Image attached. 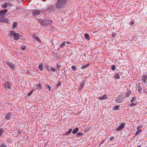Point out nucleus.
I'll use <instances>...</instances> for the list:
<instances>
[{"mask_svg":"<svg viewBox=\"0 0 147 147\" xmlns=\"http://www.w3.org/2000/svg\"><path fill=\"white\" fill-rule=\"evenodd\" d=\"M38 22H39L42 25L44 26H46L50 24L52 22V21L51 20L47 18H45L44 20L39 19L38 20Z\"/></svg>","mask_w":147,"mask_h":147,"instance_id":"nucleus-1","label":"nucleus"},{"mask_svg":"<svg viewBox=\"0 0 147 147\" xmlns=\"http://www.w3.org/2000/svg\"><path fill=\"white\" fill-rule=\"evenodd\" d=\"M9 35H13L14 36L13 38L14 40H18L20 37V35L18 33H16L15 32L13 31L10 32Z\"/></svg>","mask_w":147,"mask_h":147,"instance_id":"nucleus-2","label":"nucleus"},{"mask_svg":"<svg viewBox=\"0 0 147 147\" xmlns=\"http://www.w3.org/2000/svg\"><path fill=\"white\" fill-rule=\"evenodd\" d=\"M124 97L123 95H120L117 97L116 101L119 103H121L122 102L123 99L124 98L123 97Z\"/></svg>","mask_w":147,"mask_h":147,"instance_id":"nucleus-3","label":"nucleus"},{"mask_svg":"<svg viewBox=\"0 0 147 147\" xmlns=\"http://www.w3.org/2000/svg\"><path fill=\"white\" fill-rule=\"evenodd\" d=\"M41 10H35L33 11V13H32V15L34 16L35 17L36 16L39 15L40 13H41Z\"/></svg>","mask_w":147,"mask_h":147,"instance_id":"nucleus-4","label":"nucleus"},{"mask_svg":"<svg viewBox=\"0 0 147 147\" xmlns=\"http://www.w3.org/2000/svg\"><path fill=\"white\" fill-rule=\"evenodd\" d=\"M6 64L8 65L12 69H15V66L14 65L12 64L10 62H6Z\"/></svg>","mask_w":147,"mask_h":147,"instance_id":"nucleus-5","label":"nucleus"},{"mask_svg":"<svg viewBox=\"0 0 147 147\" xmlns=\"http://www.w3.org/2000/svg\"><path fill=\"white\" fill-rule=\"evenodd\" d=\"M125 123H122L117 128L116 130L117 131H119L122 129L125 126Z\"/></svg>","mask_w":147,"mask_h":147,"instance_id":"nucleus-6","label":"nucleus"},{"mask_svg":"<svg viewBox=\"0 0 147 147\" xmlns=\"http://www.w3.org/2000/svg\"><path fill=\"white\" fill-rule=\"evenodd\" d=\"M7 11V10L6 9H5L0 11V16H1L2 17H4V15L6 14Z\"/></svg>","mask_w":147,"mask_h":147,"instance_id":"nucleus-7","label":"nucleus"},{"mask_svg":"<svg viewBox=\"0 0 147 147\" xmlns=\"http://www.w3.org/2000/svg\"><path fill=\"white\" fill-rule=\"evenodd\" d=\"M5 88H7L9 89H10L11 87V84L8 82H5Z\"/></svg>","mask_w":147,"mask_h":147,"instance_id":"nucleus-8","label":"nucleus"},{"mask_svg":"<svg viewBox=\"0 0 147 147\" xmlns=\"http://www.w3.org/2000/svg\"><path fill=\"white\" fill-rule=\"evenodd\" d=\"M11 113L9 112L5 115V118L6 119H9V118L11 117Z\"/></svg>","mask_w":147,"mask_h":147,"instance_id":"nucleus-9","label":"nucleus"},{"mask_svg":"<svg viewBox=\"0 0 147 147\" xmlns=\"http://www.w3.org/2000/svg\"><path fill=\"white\" fill-rule=\"evenodd\" d=\"M98 98L99 99L101 100H103L107 99V96L106 95L104 94L102 97H99Z\"/></svg>","mask_w":147,"mask_h":147,"instance_id":"nucleus-10","label":"nucleus"},{"mask_svg":"<svg viewBox=\"0 0 147 147\" xmlns=\"http://www.w3.org/2000/svg\"><path fill=\"white\" fill-rule=\"evenodd\" d=\"M140 83H139V84L138 85V91L139 92H140V94H141V91L142 90V88L141 86H140Z\"/></svg>","mask_w":147,"mask_h":147,"instance_id":"nucleus-11","label":"nucleus"},{"mask_svg":"<svg viewBox=\"0 0 147 147\" xmlns=\"http://www.w3.org/2000/svg\"><path fill=\"white\" fill-rule=\"evenodd\" d=\"M79 130V128L78 127H76L72 131V133L73 134H76Z\"/></svg>","mask_w":147,"mask_h":147,"instance_id":"nucleus-12","label":"nucleus"},{"mask_svg":"<svg viewBox=\"0 0 147 147\" xmlns=\"http://www.w3.org/2000/svg\"><path fill=\"white\" fill-rule=\"evenodd\" d=\"M38 68L41 71H42L43 70L42 64V63L40 64V65L38 66Z\"/></svg>","mask_w":147,"mask_h":147,"instance_id":"nucleus-13","label":"nucleus"},{"mask_svg":"<svg viewBox=\"0 0 147 147\" xmlns=\"http://www.w3.org/2000/svg\"><path fill=\"white\" fill-rule=\"evenodd\" d=\"M90 65L89 63H88L87 64H86V65L82 66L81 68L82 69H84L85 68H86L87 67L89 66Z\"/></svg>","mask_w":147,"mask_h":147,"instance_id":"nucleus-14","label":"nucleus"},{"mask_svg":"<svg viewBox=\"0 0 147 147\" xmlns=\"http://www.w3.org/2000/svg\"><path fill=\"white\" fill-rule=\"evenodd\" d=\"M42 86L41 84L39 83L36 86V88L37 89H41Z\"/></svg>","mask_w":147,"mask_h":147,"instance_id":"nucleus-15","label":"nucleus"},{"mask_svg":"<svg viewBox=\"0 0 147 147\" xmlns=\"http://www.w3.org/2000/svg\"><path fill=\"white\" fill-rule=\"evenodd\" d=\"M53 9L52 7H49L47 9V11H49V12L53 11Z\"/></svg>","mask_w":147,"mask_h":147,"instance_id":"nucleus-16","label":"nucleus"},{"mask_svg":"<svg viewBox=\"0 0 147 147\" xmlns=\"http://www.w3.org/2000/svg\"><path fill=\"white\" fill-rule=\"evenodd\" d=\"M84 36L86 39L88 40L90 39V37L88 34H84Z\"/></svg>","mask_w":147,"mask_h":147,"instance_id":"nucleus-17","label":"nucleus"},{"mask_svg":"<svg viewBox=\"0 0 147 147\" xmlns=\"http://www.w3.org/2000/svg\"><path fill=\"white\" fill-rule=\"evenodd\" d=\"M131 93V91H128L127 92L126 94V96L128 97L130 95Z\"/></svg>","mask_w":147,"mask_h":147,"instance_id":"nucleus-18","label":"nucleus"},{"mask_svg":"<svg viewBox=\"0 0 147 147\" xmlns=\"http://www.w3.org/2000/svg\"><path fill=\"white\" fill-rule=\"evenodd\" d=\"M84 84H85V83H84V81H82L80 83V84L81 86V89L82 88H83L84 87Z\"/></svg>","mask_w":147,"mask_h":147,"instance_id":"nucleus-19","label":"nucleus"},{"mask_svg":"<svg viewBox=\"0 0 147 147\" xmlns=\"http://www.w3.org/2000/svg\"><path fill=\"white\" fill-rule=\"evenodd\" d=\"M17 22H14L13 24V26H12L13 28H14L15 27H16L17 26Z\"/></svg>","mask_w":147,"mask_h":147,"instance_id":"nucleus-20","label":"nucleus"},{"mask_svg":"<svg viewBox=\"0 0 147 147\" xmlns=\"http://www.w3.org/2000/svg\"><path fill=\"white\" fill-rule=\"evenodd\" d=\"M72 129H69L68 131L66 133V134H65V135H67L68 134H70V133H71V131H72Z\"/></svg>","mask_w":147,"mask_h":147,"instance_id":"nucleus-21","label":"nucleus"},{"mask_svg":"<svg viewBox=\"0 0 147 147\" xmlns=\"http://www.w3.org/2000/svg\"><path fill=\"white\" fill-rule=\"evenodd\" d=\"M135 99H136L135 97H133L132 98V99L131 100L130 102L132 103H133V102H134Z\"/></svg>","mask_w":147,"mask_h":147,"instance_id":"nucleus-22","label":"nucleus"},{"mask_svg":"<svg viewBox=\"0 0 147 147\" xmlns=\"http://www.w3.org/2000/svg\"><path fill=\"white\" fill-rule=\"evenodd\" d=\"M2 7L3 8H6L7 7V3H5L2 6Z\"/></svg>","mask_w":147,"mask_h":147,"instance_id":"nucleus-23","label":"nucleus"},{"mask_svg":"<svg viewBox=\"0 0 147 147\" xmlns=\"http://www.w3.org/2000/svg\"><path fill=\"white\" fill-rule=\"evenodd\" d=\"M9 22V20H7V19H4V18L3 19L2 22H5V23H7Z\"/></svg>","mask_w":147,"mask_h":147,"instance_id":"nucleus-24","label":"nucleus"},{"mask_svg":"<svg viewBox=\"0 0 147 147\" xmlns=\"http://www.w3.org/2000/svg\"><path fill=\"white\" fill-rule=\"evenodd\" d=\"M142 131V130H140V131H137L136 133V134H135V136H137V135H138L141 132V131Z\"/></svg>","mask_w":147,"mask_h":147,"instance_id":"nucleus-25","label":"nucleus"},{"mask_svg":"<svg viewBox=\"0 0 147 147\" xmlns=\"http://www.w3.org/2000/svg\"><path fill=\"white\" fill-rule=\"evenodd\" d=\"M65 42H63L60 45V47L62 48H63L65 45Z\"/></svg>","mask_w":147,"mask_h":147,"instance_id":"nucleus-26","label":"nucleus"},{"mask_svg":"<svg viewBox=\"0 0 147 147\" xmlns=\"http://www.w3.org/2000/svg\"><path fill=\"white\" fill-rule=\"evenodd\" d=\"M116 68V66L115 65H113L111 67V69L112 70L114 71L115 70Z\"/></svg>","mask_w":147,"mask_h":147,"instance_id":"nucleus-27","label":"nucleus"},{"mask_svg":"<svg viewBox=\"0 0 147 147\" xmlns=\"http://www.w3.org/2000/svg\"><path fill=\"white\" fill-rule=\"evenodd\" d=\"M49 69L51 71L55 72V69L53 68L49 67Z\"/></svg>","mask_w":147,"mask_h":147,"instance_id":"nucleus-28","label":"nucleus"},{"mask_svg":"<svg viewBox=\"0 0 147 147\" xmlns=\"http://www.w3.org/2000/svg\"><path fill=\"white\" fill-rule=\"evenodd\" d=\"M0 147H7L5 144L3 143L0 145Z\"/></svg>","mask_w":147,"mask_h":147,"instance_id":"nucleus-29","label":"nucleus"},{"mask_svg":"<svg viewBox=\"0 0 147 147\" xmlns=\"http://www.w3.org/2000/svg\"><path fill=\"white\" fill-rule=\"evenodd\" d=\"M45 86L46 87H47L48 88L50 91H51V87L49 85H45Z\"/></svg>","mask_w":147,"mask_h":147,"instance_id":"nucleus-30","label":"nucleus"},{"mask_svg":"<svg viewBox=\"0 0 147 147\" xmlns=\"http://www.w3.org/2000/svg\"><path fill=\"white\" fill-rule=\"evenodd\" d=\"M71 68L74 71L76 70V67L74 65L72 66L71 67Z\"/></svg>","mask_w":147,"mask_h":147,"instance_id":"nucleus-31","label":"nucleus"},{"mask_svg":"<svg viewBox=\"0 0 147 147\" xmlns=\"http://www.w3.org/2000/svg\"><path fill=\"white\" fill-rule=\"evenodd\" d=\"M21 49L23 50H24L26 48V47L25 46H22L21 47Z\"/></svg>","mask_w":147,"mask_h":147,"instance_id":"nucleus-32","label":"nucleus"},{"mask_svg":"<svg viewBox=\"0 0 147 147\" xmlns=\"http://www.w3.org/2000/svg\"><path fill=\"white\" fill-rule=\"evenodd\" d=\"M83 134L82 133L80 132H78L77 134V135L78 136H82Z\"/></svg>","mask_w":147,"mask_h":147,"instance_id":"nucleus-33","label":"nucleus"},{"mask_svg":"<svg viewBox=\"0 0 147 147\" xmlns=\"http://www.w3.org/2000/svg\"><path fill=\"white\" fill-rule=\"evenodd\" d=\"M61 82H59L58 83V84L57 85L56 87H58L59 86H60L61 85Z\"/></svg>","mask_w":147,"mask_h":147,"instance_id":"nucleus-34","label":"nucleus"},{"mask_svg":"<svg viewBox=\"0 0 147 147\" xmlns=\"http://www.w3.org/2000/svg\"><path fill=\"white\" fill-rule=\"evenodd\" d=\"M115 78H117L118 79H119L120 78L119 75H118V74H116L115 76Z\"/></svg>","mask_w":147,"mask_h":147,"instance_id":"nucleus-35","label":"nucleus"},{"mask_svg":"<svg viewBox=\"0 0 147 147\" xmlns=\"http://www.w3.org/2000/svg\"><path fill=\"white\" fill-rule=\"evenodd\" d=\"M35 39L37 40V41H39V42H40V41L39 40V37H36L35 38Z\"/></svg>","mask_w":147,"mask_h":147,"instance_id":"nucleus-36","label":"nucleus"},{"mask_svg":"<svg viewBox=\"0 0 147 147\" xmlns=\"http://www.w3.org/2000/svg\"><path fill=\"white\" fill-rule=\"evenodd\" d=\"M3 19V17H0V22H2Z\"/></svg>","mask_w":147,"mask_h":147,"instance_id":"nucleus-37","label":"nucleus"},{"mask_svg":"<svg viewBox=\"0 0 147 147\" xmlns=\"http://www.w3.org/2000/svg\"><path fill=\"white\" fill-rule=\"evenodd\" d=\"M119 107V106H116L114 107V109L115 110H117L118 109Z\"/></svg>","mask_w":147,"mask_h":147,"instance_id":"nucleus-38","label":"nucleus"},{"mask_svg":"<svg viewBox=\"0 0 147 147\" xmlns=\"http://www.w3.org/2000/svg\"><path fill=\"white\" fill-rule=\"evenodd\" d=\"M32 93L33 92L32 91H31L28 94V95L29 96H30Z\"/></svg>","mask_w":147,"mask_h":147,"instance_id":"nucleus-39","label":"nucleus"},{"mask_svg":"<svg viewBox=\"0 0 147 147\" xmlns=\"http://www.w3.org/2000/svg\"><path fill=\"white\" fill-rule=\"evenodd\" d=\"M114 138L113 137H111L110 138V141L113 140Z\"/></svg>","mask_w":147,"mask_h":147,"instance_id":"nucleus-40","label":"nucleus"},{"mask_svg":"<svg viewBox=\"0 0 147 147\" xmlns=\"http://www.w3.org/2000/svg\"><path fill=\"white\" fill-rule=\"evenodd\" d=\"M136 104L135 103H133V104H131L130 105V106H134L136 105Z\"/></svg>","mask_w":147,"mask_h":147,"instance_id":"nucleus-41","label":"nucleus"},{"mask_svg":"<svg viewBox=\"0 0 147 147\" xmlns=\"http://www.w3.org/2000/svg\"><path fill=\"white\" fill-rule=\"evenodd\" d=\"M143 80L144 82H145L146 81V79L145 78H144L143 79Z\"/></svg>","mask_w":147,"mask_h":147,"instance_id":"nucleus-42","label":"nucleus"},{"mask_svg":"<svg viewBox=\"0 0 147 147\" xmlns=\"http://www.w3.org/2000/svg\"><path fill=\"white\" fill-rule=\"evenodd\" d=\"M3 133V131L1 130H0V135H1Z\"/></svg>","mask_w":147,"mask_h":147,"instance_id":"nucleus-43","label":"nucleus"},{"mask_svg":"<svg viewBox=\"0 0 147 147\" xmlns=\"http://www.w3.org/2000/svg\"><path fill=\"white\" fill-rule=\"evenodd\" d=\"M8 142L10 143H11V139H9L8 140Z\"/></svg>","mask_w":147,"mask_h":147,"instance_id":"nucleus-44","label":"nucleus"},{"mask_svg":"<svg viewBox=\"0 0 147 147\" xmlns=\"http://www.w3.org/2000/svg\"><path fill=\"white\" fill-rule=\"evenodd\" d=\"M131 25H133L134 23V22L133 21H132L130 23Z\"/></svg>","mask_w":147,"mask_h":147,"instance_id":"nucleus-45","label":"nucleus"},{"mask_svg":"<svg viewBox=\"0 0 147 147\" xmlns=\"http://www.w3.org/2000/svg\"><path fill=\"white\" fill-rule=\"evenodd\" d=\"M115 34H113L112 35V36L113 38H115Z\"/></svg>","mask_w":147,"mask_h":147,"instance_id":"nucleus-46","label":"nucleus"},{"mask_svg":"<svg viewBox=\"0 0 147 147\" xmlns=\"http://www.w3.org/2000/svg\"><path fill=\"white\" fill-rule=\"evenodd\" d=\"M49 67H47V69H48V70H50V69H49Z\"/></svg>","mask_w":147,"mask_h":147,"instance_id":"nucleus-47","label":"nucleus"},{"mask_svg":"<svg viewBox=\"0 0 147 147\" xmlns=\"http://www.w3.org/2000/svg\"><path fill=\"white\" fill-rule=\"evenodd\" d=\"M66 43H67V44H70V42H66Z\"/></svg>","mask_w":147,"mask_h":147,"instance_id":"nucleus-48","label":"nucleus"},{"mask_svg":"<svg viewBox=\"0 0 147 147\" xmlns=\"http://www.w3.org/2000/svg\"><path fill=\"white\" fill-rule=\"evenodd\" d=\"M103 142H104V141H103L102 142H101V144H100V145H101V144H102L103 143Z\"/></svg>","mask_w":147,"mask_h":147,"instance_id":"nucleus-49","label":"nucleus"},{"mask_svg":"<svg viewBox=\"0 0 147 147\" xmlns=\"http://www.w3.org/2000/svg\"><path fill=\"white\" fill-rule=\"evenodd\" d=\"M141 147V146L139 145V146H138L137 147Z\"/></svg>","mask_w":147,"mask_h":147,"instance_id":"nucleus-50","label":"nucleus"},{"mask_svg":"<svg viewBox=\"0 0 147 147\" xmlns=\"http://www.w3.org/2000/svg\"><path fill=\"white\" fill-rule=\"evenodd\" d=\"M137 130H139V129H138V128L137 127Z\"/></svg>","mask_w":147,"mask_h":147,"instance_id":"nucleus-51","label":"nucleus"},{"mask_svg":"<svg viewBox=\"0 0 147 147\" xmlns=\"http://www.w3.org/2000/svg\"><path fill=\"white\" fill-rule=\"evenodd\" d=\"M22 1H24V0H22Z\"/></svg>","mask_w":147,"mask_h":147,"instance_id":"nucleus-52","label":"nucleus"}]
</instances>
